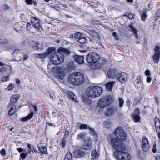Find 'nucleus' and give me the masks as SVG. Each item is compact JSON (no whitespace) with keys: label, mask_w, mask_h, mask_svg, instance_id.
I'll return each instance as SVG.
<instances>
[{"label":"nucleus","mask_w":160,"mask_h":160,"mask_svg":"<svg viewBox=\"0 0 160 160\" xmlns=\"http://www.w3.org/2000/svg\"><path fill=\"white\" fill-rule=\"evenodd\" d=\"M30 45L36 50H38L42 47V45L38 42L31 41L30 43Z\"/></svg>","instance_id":"20"},{"label":"nucleus","mask_w":160,"mask_h":160,"mask_svg":"<svg viewBox=\"0 0 160 160\" xmlns=\"http://www.w3.org/2000/svg\"><path fill=\"white\" fill-rule=\"evenodd\" d=\"M14 88V85L13 84H11L7 87V89L9 90H12Z\"/></svg>","instance_id":"47"},{"label":"nucleus","mask_w":160,"mask_h":160,"mask_svg":"<svg viewBox=\"0 0 160 160\" xmlns=\"http://www.w3.org/2000/svg\"><path fill=\"white\" fill-rule=\"evenodd\" d=\"M69 132L68 131L66 130L65 131V135L64 137V139L67 138V137H68V136L69 135Z\"/></svg>","instance_id":"56"},{"label":"nucleus","mask_w":160,"mask_h":160,"mask_svg":"<svg viewBox=\"0 0 160 160\" xmlns=\"http://www.w3.org/2000/svg\"><path fill=\"white\" fill-rule=\"evenodd\" d=\"M127 74L124 72H122L120 73H118L117 78L118 80L120 82H124L126 81L127 78Z\"/></svg>","instance_id":"13"},{"label":"nucleus","mask_w":160,"mask_h":160,"mask_svg":"<svg viewBox=\"0 0 160 160\" xmlns=\"http://www.w3.org/2000/svg\"><path fill=\"white\" fill-rule=\"evenodd\" d=\"M84 79L83 74L78 72H73L68 78V81L69 83L76 86L79 85L82 83Z\"/></svg>","instance_id":"1"},{"label":"nucleus","mask_w":160,"mask_h":160,"mask_svg":"<svg viewBox=\"0 0 160 160\" xmlns=\"http://www.w3.org/2000/svg\"><path fill=\"white\" fill-rule=\"evenodd\" d=\"M31 25L28 22L26 25V28L28 30H29L31 28Z\"/></svg>","instance_id":"59"},{"label":"nucleus","mask_w":160,"mask_h":160,"mask_svg":"<svg viewBox=\"0 0 160 160\" xmlns=\"http://www.w3.org/2000/svg\"><path fill=\"white\" fill-rule=\"evenodd\" d=\"M55 77L60 81V67L59 66L53 67L52 69Z\"/></svg>","instance_id":"14"},{"label":"nucleus","mask_w":160,"mask_h":160,"mask_svg":"<svg viewBox=\"0 0 160 160\" xmlns=\"http://www.w3.org/2000/svg\"><path fill=\"white\" fill-rule=\"evenodd\" d=\"M46 53H44L41 54H35V57L37 58H44L46 57Z\"/></svg>","instance_id":"36"},{"label":"nucleus","mask_w":160,"mask_h":160,"mask_svg":"<svg viewBox=\"0 0 160 160\" xmlns=\"http://www.w3.org/2000/svg\"><path fill=\"white\" fill-rule=\"evenodd\" d=\"M145 74L147 76H151L150 72L149 70H147L145 71Z\"/></svg>","instance_id":"54"},{"label":"nucleus","mask_w":160,"mask_h":160,"mask_svg":"<svg viewBox=\"0 0 160 160\" xmlns=\"http://www.w3.org/2000/svg\"><path fill=\"white\" fill-rule=\"evenodd\" d=\"M88 129L90 131V133L93 135L94 140L97 141L98 139V137L95 131L94 130V128L90 127H88Z\"/></svg>","instance_id":"24"},{"label":"nucleus","mask_w":160,"mask_h":160,"mask_svg":"<svg viewBox=\"0 0 160 160\" xmlns=\"http://www.w3.org/2000/svg\"><path fill=\"white\" fill-rule=\"evenodd\" d=\"M156 144L155 142H154L153 145L152 152L154 153H155L156 152L157 150L156 148Z\"/></svg>","instance_id":"50"},{"label":"nucleus","mask_w":160,"mask_h":160,"mask_svg":"<svg viewBox=\"0 0 160 160\" xmlns=\"http://www.w3.org/2000/svg\"><path fill=\"white\" fill-rule=\"evenodd\" d=\"M86 134L84 132H82L81 133H79L78 134L77 137V138L80 140H85V138L86 137Z\"/></svg>","instance_id":"30"},{"label":"nucleus","mask_w":160,"mask_h":160,"mask_svg":"<svg viewBox=\"0 0 160 160\" xmlns=\"http://www.w3.org/2000/svg\"><path fill=\"white\" fill-rule=\"evenodd\" d=\"M31 22L32 25L35 28L38 29H42V27L40 21L34 17H32L31 18Z\"/></svg>","instance_id":"12"},{"label":"nucleus","mask_w":160,"mask_h":160,"mask_svg":"<svg viewBox=\"0 0 160 160\" xmlns=\"http://www.w3.org/2000/svg\"><path fill=\"white\" fill-rule=\"evenodd\" d=\"M8 40L4 36H0V43L6 44L8 42Z\"/></svg>","instance_id":"34"},{"label":"nucleus","mask_w":160,"mask_h":160,"mask_svg":"<svg viewBox=\"0 0 160 160\" xmlns=\"http://www.w3.org/2000/svg\"><path fill=\"white\" fill-rule=\"evenodd\" d=\"M4 65V64L2 62H0V72H2L6 70V67Z\"/></svg>","instance_id":"39"},{"label":"nucleus","mask_w":160,"mask_h":160,"mask_svg":"<svg viewBox=\"0 0 160 160\" xmlns=\"http://www.w3.org/2000/svg\"><path fill=\"white\" fill-rule=\"evenodd\" d=\"M26 1L28 4H31L32 3V0H26Z\"/></svg>","instance_id":"62"},{"label":"nucleus","mask_w":160,"mask_h":160,"mask_svg":"<svg viewBox=\"0 0 160 160\" xmlns=\"http://www.w3.org/2000/svg\"><path fill=\"white\" fill-rule=\"evenodd\" d=\"M61 79L62 78V77H64L65 76L66 73H64V72H63L62 71H61Z\"/></svg>","instance_id":"58"},{"label":"nucleus","mask_w":160,"mask_h":160,"mask_svg":"<svg viewBox=\"0 0 160 160\" xmlns=\"http://www.w3.org/2000/svg\"><path fill=\"white\" fill-rule=\"evenodd\" d=\"M82 102L87 105H89L92 104V100L85 96L82 97Z\"/></svg>","instance_id":"23"},{"label":"nucleus","mask_w":160,"mask_h":160,"mask_svg":"<svg viewBox=\"0 0 160 160\" xmlns=\"http://www.w3.org/2000/svg\"><path fill=\"white\" fill-rule=\"evenodd\" d=\"M115 83V81L108 82L106 86L107 90L109 91H111Z\"/></svg>","instance_id":"28"},{"label":"nucleus","mask_w":160,"mask_h":160,"mask_svg":"<svg viewBox=\"0 0 160 160\" xmlns=\"http://www.w3.org/2000/svg\"><path fill=\"white\" fill-rule=\"evenodd\" d=\"M155 126H160V120L159 118L156 117L155 118Z\"/></svg>","instance_id":"38"},{"label":"nucleus","mask_w":160,"mask_h":160,"mask_svg":"<svg viewBox=\"0 0 160 160\" xmlns=\"http://www.w3.org/2000/svg\"><path fill=\"white\" fill-rule=\"evenodd\" d=\"M10 110L8 111V114L10 116H12L16 112V106L12 105L10 107Z\"/></svg>","instance_id":"31"},{"label":"nucleus","mask_w":160,"mask_h":160,"mask_svg":"<svg viewBox=\"0 0 160 160\" xmlns=\"http://www.w3.org/2000/svg\"><path fill=\"white\" fill-rule=\"evenodd\" d=\"M79 128L81 130H85L88 129L87 125L84 124H81Z\"/></svg>","instance_id":"44"},{"label":"nucleus","mask_w":160,"mask_h":160,"mask_svg":"<svg viewBox=\"0 0 160 160\" xmlns=\"http://www.w3.org/2000/svg\"><path fill=\"white\" fill-rule=\"evenodd\" d=\"M21 157L22 159H24L26 157H27V154L22 153L21 154Z\"/></svg>","instance_id":"49"},{"label":"nucleus","mask_w":160,"mask_h":160,"mask_svg":"<svg viewBox=\"0 0 160 160\" xmlns=\"http://www.w3.org/2000/svg\"><path fill=\"white\" fill-rule=\"evenodd\" d=\"M88 32L97 41H99L100 40L101 38L98 34L94 30H89Z\"/></svg>","instance_id":"19"},{"label":"nucleus","mask_w":160,"mask_h":160,"mask_svg":"<svg viewBox=\"0 0 160 160\" xmlns=\"http://www.w3.org/2000/svg\"><path fill=\"white\" fill-rule=\"evenodd\" d=\"M118 101L119 102V107H123L124 102L123 99L121 98H119L118 99Z\"/></svg>","instance_id":"41"},{"label":"nucleus","mask_w":160,"mask_h":160,"mask_svg":"<svg viewBox=\"0 0 160 160\" xmlns=\"http://www.w3.org/2000/svg\"><path fill=\"white\" fill-rule=\"evenodd\" d=\"M56 50L55 48L54 47H50L47 50L46 53L48 54H52L55 52Z\"/></svg>","instance_id":"33"},{"label":"nucleus","mask_w":160,"mask_h":160,"mask_svg":"<svg viewBox=\"0 0 160 160\" xmlns=\"http://www.w3.org/2000/svg\"><path fill=\"white\" fill-rule=\"evenodd\" d=\"M38 148L40 152L43 154H47V149L46 147H38Z\"/></svg>","instance_id":"35"},{"label":"nucleus","mask_w":160,"mask_h":160,"mask_svg":"<svg viewBox=\"0 0 160 160\" xmlns=\"http://www.w3.org/2000/svg\"><path fill=\"white\" fill-rule=\"evenodd\" d=\"M62 147H64L66 145V141L64 138L62 139Z\"/></svg>","instance_id":"53"},{"label":"nucleus","mask_w":160,"mask_h":160,"mask_svg":"<svg viewBox=\"0 0 160 160\" xmlns=\"http://www.w3.org/2000/svg\"><path fill=\"white\" fill-rule=\"evenodd\" d=\"M75 61L79 64H82L84 62V57L82 56L76 55L74 56Z\"/></svg>","instance_id":"22"},{"label":"nucleus","mask_w":160,"mask_h":160,"mask_svg":"<svg viewBox=\"0 0 160 160\" xmlns=\"http://www.w3.org/2000/svg\"><path fill=\"white\" fill-rule=\"evenodd\" d=\"M110 96H107L101 98L98 102V104L101 108H104L109 106L112 101Z\"/></svg>","instance_id":"5"},{"label":"nucleus","mask_w":160,"mask_h":160,"mask_svg":"<svg viewBox=\"0 0 160 160\" xmlns=\"http://www.w3.org/2000/svg\"><path fill=\"white\" fill-rule=\"evenodd\" d=\"M129 27L130 28L129 30L135 36L136 38L139 39V37L137 31L135 27L133 26V24H131L129 25Z\"/></svg>","instance_id":"21"},{"label":"nucleus","mask_w":160,"mask_h":160,"mask_svg":"<svg viewBox=\"0 0 160 160\" xmlns=\"http://www.w3.org/2000/svg\"><path fill=\"white\" fill-rule=\"evenodd\" d=\"M19 98V95L18 94H16L13 95L11 98L10 102L8 106V108H10V107L12 105L15 106Z\"/></svg>","instance_id":"16"},{"label":"nucleus","mask_w":160,"mask_h":160,"mask_svg":"<svg viewBox=\"0 0 160 160\" xmlns=\"http://www.w3.org/2000/svg\"><path fill=\"white\" fill-rule=\"evenodd\" d=\"M148 16L145 12L142 13L141 15L142 20L145 21L147 18Z\"/></svg>","instance_id":"46"},{"label":"nucleus","mask_w":160,"mask_h":160,"mask_svg":"<svg viewBox=\"0 0 160 160\" xmlns=\"http://www.w3.org/2000/svg\"><path fill=\"white\" fill-rule=\"evenodd\" d=\"M61 63L64 61V58L68 55L70 53L69 49L63 48L61 47Z\"/></svg>","instance_id":"10"},{"label":"nucleus","mask_w":160,"mask_h":160,"mask_svg":"<svg viewBox=\"0 0 160 160\" xmlns=\"http://www.w3.org/2000/svg\"><path fill=\"white\" fill-rule=\"evenodd\" d=\"M9 7L7 5H5L4 6L3 9L5 10H7L9 9Z\"/></svg>","instance_id":"63"},{"label":"nucleus","mask_w":160,"mask_h":160,"mask_svg":"<svg viewBox=\"0 0 160 160\" xmlns=\"http://www.w3.org/2000/svg\"><path fill=\"white\" fill-rule=\"evenodd\" d=\"M112 147L116 151H124L125 147L122 141L117 138H112L111 139Z\"/></svg>","instance_id":"4"},{"label":"nucleus","mask_w":160,"mask_h":160,"mask_svg":"<svg viewBox=\"0 0 160 160\" xmlns=\"http://www.w3.org/2000/svg\"><path fill=\"white\" fill-rule=\"evenodd\" d=\"M100 57L97 53L91 52L88 54L86 57V60L90 63H94L98 62L100 60Z\"/></svg>","instance_id":"6"},{"label":"nucleus","mask_w":160,"mask_h":160,"mask_svg":"<svg viewBox=\"0 0 160 160\" xmlns=\"http://www.w3.org/2000/svg\"><path fill=\"white\" fill-rule=\"evenodd\" d=\"M115 134L116 137L120 139H125L126 138V134L120 128L116 130Z\"/></svg>","instance_id":"9"},{"label":"nucleus","mask_w":160,"mask_h":160,"mask_svg":"<svg viewBox=\"0 0 160 160\" xmlns=\"http://www.w3.org/2000/svg\"><path fill=\"white\" fill-rule=\"evenodd\" d=\"M68 67L70 69H74L75 68V66L73 63H70L68 65Z\"/></svg>","instance_id":"48"},{"label":"nucleus","mask_w":160,"mask_h":160,"mask_svg":"<svg viewBox=\"0 0 160 160\" xmlns=\"http://www.w3.org/2000/svg\"><path fill=\"white\" fill-rule=\"evenodd\" d=\"M115 109L113 108H108L105 112V115L107 116L113 115L115 112Z\"/></svg>","instance_id":"26"},{"label":"nucleus","mask_w":160,"mask_h":160,"mask_svg":"<svg viewBox=\"0 0 160 160\" xmlns=\"http://www.w3.org/2000/svg\"><path fill=\"white\" fill-rule=\"evenodd\" d=\"M155 128L157 133H160V126L158 127L155 126Z\"/></svg>","instance_id":"55"},{"label":"nucleus","mask_w":160,"mask_h":160,"mask_svg":"<svg viewBox=\"0 0 160 160\" xmlns=\"http://www.w3.org/2000/svg\"><path fill=\"white\" fill-rule=\"evenodd\" d=\"M118 73V71L116 70L111 68L108 71L107 74L110 78L114 79L117 77Z\"/></svg>","instance_id":"15"},{"label":"nucleus","mask_w":160,"mask_h":160,"mask_svg":"<svg viewBox=\"0 0 160 160\" xmlns=\"http://www.w3.org/2000/svg\"><path fill=\"white\" fill-rule=\"evenodd\" d=\"M18 151L19 152H21L23 151V149L22 148H18L17 149Z\"/></svg>","instance_id":"64"},{"label":"nucleus","mask_w":160,"mask_h":160,"mask_svg":"<svg viewBox=\"0 0 160 160\" xmlns=\"http://www.w3.org/2000/svg\"><path fill=\"white\" fill-rule=\"evenodd\" d=\"M72 156L71 152H68L67 153L64 160H72Z\"/></svg>","instance_id":"37"},{"label":"nucleus","mask_w":160,"mask_h":160,"mask_svg":"<svg viewBox=\"0 0 160 160\" xmlns=\"http://www.w3.org/2000/svg\"><path fill=\"white\" fill-rule=\"evenodd\" d=\"M113 156L117 160H131V155L124 151H116L113 153Z\"/></svg>","instance_id":"3"},{"label":"nucleus","mask_w":160,"mask_h":160,"mask_svg":"<svg viewBox=\"0 0 160 160\" xmlns=\"http://www.w3.org/2000/svg\"><path fill=\"white\" fill-rule=\"evenodd\" d=\"M84 148L86 150H89L92 148V141L91 139L84 140Z\"/></svg>","instance_id":"18"},{"label":"nucleus","mask_w":160,"mask_h":160,"mask_svg":"<svg viewBox=\"0 0 160 160\" xmlns=\"http://www.w3.org/2000/svg\"><path fill=\"white\" fill-rule=\"evenodd\" d=\"M133 15L134 16L135 15L134 14L133 15L132 14L130 13V14H128V17L129 19H132L134 18Z\"/></svg>","instance_id":"57"},{"label":"nucleus","mask_w":160,"mask_h":160,"mask_svg":"<svg viewBox=\"0 0 160 160\" xmlns=\"http://www.w3.org/2000/svg\"><path fill=\"white\" fill-rule=\"evenodd\" d=\"M151 81V78L150 76H148L147 77V79H146V81L147 82L149 83Z\"/></svg>","instance_id":"61"},{"label":"nucleus","mask_w":160,"mask_h":160,"mask_svg":"<svg viewBox=\"0 0 160 160\" xmlns=\"http://www.w3.org/2000/svg\"><path fill=\"white\" fill-rule=\"evenodd\" d=\"M149 142L148 139L146 138H143L142 140L141 147L144 152H148L149 149Z\"/></svg>","instance_id":"11"},{"label":"nucleus","mask_w":160,"mask_h":160,"mask_svg":"<svg viewBox=\"0 0 160 160\" xmlns=\"http://www.w3.org/2000/svg\"><path fill=\"white\" fill-rule=\"evenodd\" d=\"M140 114V112L139 109L136 108L134 110V114L132 116L135 122H138L140 120V117L139 116Z\"/></svg>","instance_id":"17"},{"label":"nucleus","mask_w":160,"mask_h":160,"mask_svg":"<svg viewBox=\"0 0 160 160\" xmlns=\"http://www.w3.org/2000/svg\"><path fill=\"white\" fill-rule=\"evenodd\" d=\"M9 80V77L8 76L3 77L1 78V81L3 82L8 81Z\"/></svg>","instance_id":"43"},{"label":"nucleus","mask_w":160,"mask_h":160,"mask_svg":"<svg viewBox=\"0 0 160 160\" xmlns=\"http://www.w3.org/2000/svg\"><path fill=\"white\" fill-rule=\"evenodd\" d=\"M0 153L2 156H5L6 155V150L4 149H2L0 151Z\"/></svg>","instance_id":"51"},{"label":"nucleus","mask_w":160,"mask_h":160,"mask_svg":"<svg viewBox=\"0 0 160 160\" xmlns=\"http://www.w3.org/2000/svg\"><path fill=\"white\" fill-rule=\"evenodd\" d=\"M33 116V112H31L27 116L22 118H21V121L23 122H25L28 121L29 120L31 119Z\"/></svg>","instance_id":"29"},{"label":"nucleus","mask_w":160,"mask_h":160,"mask_svg":"<svg viewBox=\"0 0 160 160\" xmlns=\"http://www.w3.org/2000/svg\"><path fill=\"white\" fill-rule=\"evenodd\" d=\"M104 125L105 128H108L111 125V123L109 121L107 120L104 122Z\"/></svg>","instance_id":"45"},{"label":"nucleus","mask_w":160,"mask_h":160,"mask_svg":"<svg viewBox=\"0 0 160 160\" xmlns=\"http://www.w3.org/2000/svg\"><path fill=\"white\" fill-rule=\"evenodd\" d=\"M84 154V152L81 150H76L74 152V156L77 158H79L82 156Z\"/></svg>","instance_id":"27"},{"label":"nucleus","mask_w":160,"mask_h":160,"mask_svg":"<svg viewBox=\"0 0 160 160\" xmlns=\"http://www.w3.org/2000/svg\"><path fill=\"white\" fill-rule=\"evenodd\" d=\"M91 156L93 159H95L98 158L99 155V154L97 153V151L94 149L92 152Z\"/></svg>","instance_id":"32"},{"label":"nucleus","mask_w":160,"mask_h":160,"mask_svg":"<svg viewBox=\"0 0 160 160\" xmlns=\"http://www.w3.org/2000/svg\"><path fill=\"white\" fill-rule=\"evenodd\" d=\"M155 51L152 56V59L154 63L158 64L160 60V48L158 46H156L154 49Z\"/></svg>","instance_id":"7"},{"label":"nucleus","mask_w":160,"mask_h":160,"mask_svg":"<svg viewBox=\"0 0 160 160\" xmlns=\"http://www.w3.org/2000/svg\"><path fill=\"white\" fill-rule=\"evenodd\" d=\"M82 36V34L80 32H77L75 34L74 37L76 39L79 40Z\"/></svg>","instance_id":"42"},{"label":"nucleus","mask_w":160,"mask_h":160,"mask_svg":"<svg viewBox=\"0 0 160 160\" xmlns=\"http://www.w3.org/2000/svg\"><path fill=\"white\" fill-rule=\"evenodd\" d=\"M60 52V48H58V52H55L52 53L50 55V59L51 63L53 64H58L60 63L59 62V58L58 55Z\"/></svg>","instance_id":"8"},{"label":"nucleus","mask_w":160,"mask_h":160,"mask_svg":"<svg viewBox=\"0 0 160 160\" xmlns=\"http://www.w3.org/2000/svg\"><path fill=\"white\" fill-rule=\"evenodd\" d=\"M156 15L157 16V17L158 18H159L160 17V8L159 9L158 11V12L156 14Z\"/></svg>","instance_id":"60"},{"label":"nucleus","mask_w":160,"mask_h":160,"mask_svg":"<svg viewBox=\"0 0 160 160\" xmlns=\"http://www.w3.org/2000/svg\"><path fill=\"white\" fill-rule=\"evenodd\" d=\"M68 94L69 95V98L70 99L76 102H78V99L77 98V96L73 92H68Z\"/></svg>","instance_id":"25"},{"label":"nucleus","mask_w":160,"mask_h":160,"mask_svg":"<svg viewBox=\"0 0 160 160\" xmlns=\"http://www.w3.org/2000/svg\"><path fill=\"white\" fill-rule=\"evenodd\" d=\"M102 90V88L100 87L90 86L86 89L85 93L88 97L95 98L99 96L101 94Z\"/></svg>","instance_id":"2"},{"label":"nucleus","mask_w":160,"mask_h":160,"mask_svg":"<svg viewBox=\"0 0 160 160\" xmlns=\"http://www.w3.org/2000/svg\"><path fill=\"white\" fill-rule=\"evenodd\" d=\"M113 36L115 38V39L117 40H118L119 39V38L118 37V36L117 33L115 32H113L112 33Z\"/></svg>","instance_id":"52"},{"label":"nucleus","mask_w":160,"mask_h":160,"mask_svg":"<svg viewBox=\"0 0 160 160\" xmlns=\"http://www.w3.org/2000/svg\"><path fill=\"white\" fill-rule=\"evenodd\" d=\"M79 42L82 44H85L87 42V40L84 38H81L78 40Z\"/></svg>","instance_id":"40"}]
</instances>
